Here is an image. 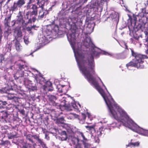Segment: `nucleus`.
Instances as JSON below:
<instances>
[{
    "instance_id": "7ed1b4c3",
    "label": "nucleus",
    "mask_w": 148,
    "mask_h": 148,
    "mask_svg": "<svg viewBox=\"0 0 148 148\" xmlns=\"http://www.w3.org/2000/svg\"><path fill=\"white\" fill-rule=\"evenodd\" d=\"M26 67L25 65H22L21 64H15L14 66H12L10 68L13 69L15 67L18 68L17 71L14 75V77L15 79H18L19 77H21L23 79V81L25 82L26 80L25 76L24 75V71L25 68Z\"/></svg>"
},
{
    "instance_id": "2f4dec72",
    "label": "nucleus",
    "mask_w": 148,
    "mask_h": 148,
    "mask_svg": "<svg viewBox=\"0 0 148 148\" xmlns=\"http://www.w3.org/2000/svg\"><path fill=\"white\" fill-rule=\"evenodd\" d=\"M32 145L27 143H24L21 148H31Z\"/></svg>"
},
{
    "instance_id": "37998d69",
    "label": "nucleus",
    "mask_w": 148,
    "mask_h": 148,
    "mask_svg": "<svg viewBox=\"0 0 148 148\" xmlns=\"http://www.w3.org/2000/svg\"><path fill=\"white\" fill-rule=\"evenodd\" d=\"M4 56L2 54H0V63H2V61L4 60Z\"/></svg>"
},
{
    "instance_id": "9d476101",
    "label": "nucleus",
    "mask_w": 148,
    "mask_h": 148,
    "mask_svg": "<svg viewBox=\"0 0 148 148\" xmlns=\"http://www.w3.org/2000/svg\"><path fill=\"white\" fill-rule=\"evenodd\" d=\"M19 101H17L16 105L11 104L8 105L7 107V109L8 110H10L11 112L13 111L14 110L16 109V111H19L20 110L18 108L20 103Z\"/></svg>"
},
{
    "instance_id": "a18cd8bd",
    "label": "nucleus",
    "mask_w": 148,
    "mask_h": 148,
    "mask_svg": "<svg viewBox=\"0 0 148 148\" xmlns=\"http://www.w3.org/2000/svg\"><path fill=\"white\" fill-rule=\"evenodd\" d=\"M75 148H82L81 147V145L80 144L77 143L75 147Z\"/></svg>"
},
{
    "instance_id": "69168bd1",
    "label": "nucleus",
    "mask_w": 148,
    "mask_h": 148,
    "mask_svg": "<svg viewBox=\"0 0 148 148\" xmlns=\"http://www.w3.org/2000/svg\"><path fill=\"white\" fill-rule=\"evenodd\" d=\"M37 1H37V4H38V5H39V3H40L39 2V0H37Z\"/></svg>"
},
{
    "instance_id": "79ce46f5",
    "label": "nucleus",
    "mask_w": 148,
    "mask_h": 148,
    "mask_svg": "<svg viewBox=\"0 0 148 148\" xmlns=\"http://www.w3.org/2000/svg\"><path fill=\"white\" fill-rule=\"evenodd\" d=\"M26 29L27 31L29 32V33H32V32L31 31L32 29V27H26Z\"/></svg>"
},
{
    "instance_id": "f3484780",
    "label": "nucleus",
    "mask_w": 148,
    "mask_h": 148,
    "mask_svg": "<svg viewBox=\"0 0 148 148\" xmlns=\"http://www.w3.org/2000/svg\"><path fill=\"white\" fill-rule=\"evenodd\" d=\"M126 67L128 68L129 66L131 67H136L138 69H140L139 66H138V65L136 62L134 61V62H133L132 61H131L128 63L126 64Z\"/></svg>"
},
{
    "instance_id": "c756f323",
    "label": "nucleus",
    "mask_w": 148,
    "mask_h": 148,
    "mask_svg": "<svg viewBox=\"0 0 148 148\" xmlns=\"http://www.w3.org/2000/svg\"><path fill=\"white\" fill-rule=\"evenodd\" d=\"M25 2L24 0H18L16 3V4L18 7L21 8L23 5L25 4Z\"/></svg>"
},
{
    "instance_id": "ddd939ff",
    "label": "nucleus",
    "mask_w": 148,
    "mask_h": 148,
    "mask_svg": "<svg viewBox=\"0 0 148 148\" xmlns=\"http://www.w3.org/2000/svg\"><path fill=\"white\" fill-rule=\"evenodd\" d=\"M77 18H73L72 19V24H71V28L73 30H74V32H76V30L78 29L77 25L78 23Z\"/></svg>"
},
{
    "instance_id": "13d9d810",
    "label": "nucleus",
    "mask_w": 148,
    "mask_h": 148,
    "mask_svg": "<svg viewBox=\"0 0 148 148\" xmlns=\"http://www.w3.org/2000/svg\"><path fill=\"white\" fill-rule=\"evenodd\" d=\"M145 34L146 35H148V28L146 31Z\"/></svg>"
},
{
    "instance_id": "c85d7f7f",
    "label": "nucleus",
    "mask_w": 148,
    "mask_h": 148,
    "mask_svg": "<svg viewBox=\"0 0 148 148\" xmlns=\"http://www.w3.org/2000/svg\"><path fill=\"white\" fill-rule=\"evenodd\" d=\"M101 128H99V130L97 131V135H98V137H97V138L95 137V142L96 143H99V140L98 138V137H99V136H100L102 134L101 132Z\"/></svg>"
},
{
    "instance_id": "6e6d98bb",
    "label": "nucleus",
    "mask_w": 148,
    "mask_h": 148,
    "mask_svg": "<svg viewBox=\"0 0 148 148\" xmlns=\"http://www.w3.org/2000/svg\"><path fill=\"white\" fill-rule=\"evenodd\" d=\"M3 108V106H2V104L0 102V109H1L2 108Z\"/></svg>"
},
{
    "instance_id": "473e14b6",
    "label": "nucleus",
    "mask_w": 148,
    "mask_h": 148,
    "mask_svg": "<svg viewBox=\"0 0 148 148\" xmlns=\"http://www.w3.org/2000/svg\"><path fill=\"white\" fill-rule=\"evenodd\" d=\"M8 87H5L0 89V92L1 93H8Z\"/></svg>"
},
{
    "instance_id": "f704fd0d",
    "label": "nucleus",
    "mask_w": 148,
    "mask_h": 148,
    "mask_svg": "<svg viewBox=\"0 0 148 148\" xmlns=\"http://www.w3.org/2000/svg\"><path fill=\"white\" fill-rule=\"evenodd\" d=\"M30 134H28L26 136V139L31 142L32 143H34V141L31 138V136Z\"/></svg>"
},
{
    "instance_id": "bf43d9fd",
    "label": "nucleus",
    "mask_w": 148,
    "mask_h": 148,
    "mask_svg": "<svg viewBox=\"0 0 148 148\" xmlns=\"http://www.w3.org/2000/svg\"><path fill=\"white\" fill-rule=\"evenodd\" d=\"M134 38L136 40H138L139 38V37H134Z\"/></svg>"
},
{
    "instance_id": "338daca9",
    "label": "nucleus",
    "mask_w": 148,
    "mask_h": 148,
    "mask_svg": "<svg viewBox=\"0 0 148 148\" xmlns=\"http://www.w3.org/2000/svg\"><path fill=\"white\" fill-rule=\"evenodd\" d=\"M63 90L62 89H61L60 90H59L60 91V92H62L63 91Z\"/></svg>"
},
{
    "instance_id": "603ef678",
    "label": "nucleus",
    "mask_w": 148,
    "mask_h": 148,
    "mask_svg": "<svg viewBox=\"0 0 148 148\" xmlns=\"http://www.w3.org/2000/svg\"><path fill=\"white\" fill-rule=\"evenodd\" d=\"M4 34L5 35H6L7 36H8V35H9L8 32V31H5L4 32Z\"/></svg>"
},
{
    "instance_id": "0eeeda50",
    "label": "nucleus",
    "mask_w": 148,
    "mask_h": 148,
    "mask_svg": "<svg viewBox=\"0 0 148 148\" xmlns=\"http://www.w3.org/2000/svg\"><path fill=\"white\" fill-rule=\"evenodd\" d=\"M9 138L12 139L16 136L17 134V130L16 131L13 128L11 130L9 129H8L5 132Z\"/></svg>"
},
{
    "instance_id": "f257e3e1",
    "label": "nucleus",
    "mask_w": 148,
    "mask_h": 148,
    "mask_svg": "<svg viewBox=\"0 0 148 148\" xmlns=\"http://www.w3.org/2000/svg\"><path fill=\"white\" fill-rule=\"evenodd\" d=\"M99 53L93 49L91 53V56L89 58L86 54L84 53L77 52L78 56L79 62H78V65L80 71L89 82L95 87L104 98L113 117L116 120L122 122L125 127H128V122L130 119L127 113L123 109L117 106L113 99L112 98L111 100L105 98V94L101 88L96 79L92 75L95 74V64L94 60V56H97Z\"/></svg>"
},
{
    "instance_id": "2eb2a0df",
    "label": "nucleus",
    "mask_w": 148,
    "mask_h": 148,
    "mask_svg": "<svg viewBox=\"0 0 148 148\" xmlns=\"http://www.w3.org/2000/svg\"><path fill=\"white\" fill-rule=\"evenodd\" d=\"M85 44L86 47L88 48L90 46L92 47L94 45L90 37H87L85 39Z\"/></svg>"
},
{
    "instance_id": "ea45409f",
    "label": "nucleus",
    "mask_w": 148,
    "mask_h": 148,
    "mask_svg": "<svg viewBox=\"0 0 148 148\" xmlns=\"http://www.w3.org/2000/svg\"><path fill=\"white\" fill-rule=\"evenodd\" d=\"M139 144L140 143L138 142H137L135 143L132 142V146L134 147L138 146L139 145Z\"/></svg>"
},
{
    "instance_id": "5701e85b",
    "label": "nucleus",
    "mask_w": 148,
    "mask_h": 148,
    "mask_svg": "<svg viewBox=\"0 0 148 148\" xmlns=\"http://www.w3.org/2000/svg\"><path fill=\"white\" fill-rule=\"evenodd\" d=\"M86 117V116L84 113H82L81 114V116H79V120L80 123L82 121V123H84L85 121Z\"/></svg>"
},
{
    "instance_id": "72a5a7b5",
    "label": "nucleus",
    "mask_w": 148,
    "mask_h": 148,
    "mask_svg": "<svg viewBox=\"0 0 148 148\" xmlns=\"http://www.w3.org/2000/svg\"><path fill=\"white\" fill-rule=\"evenodd\" d=\"M132 130L134 131L137 130L139 128V126L137 125L134 124L133 125V127H129Z\"/></svg>"
},
{
    "instance_id": "423d86ee",
    "label": "nucleus",
    "mask_w": 148,
    "mask_h": 148,
    "mask_svg": "<svg viewBox=\"0 0 148 148\" xmlns=\"http://www.w3.org/2000/svg\"><path fill=\"white\" fill-rule=\"evenodd\" d=\"M48 97L50 105L57 107V108L61 109V107L62 106L61 105L56 102L57 100V97L56 96L51 95H49Z\"/></svg>"
},
{
    "instance_id": "393cba45",
    "label": "nucleus",
    "mask_w": 148,
    "mask_h": 148,
    "mask_svg": "<svg viewBox=\"0 0 148 148\" xmlns=\"http://www.w3.org/2000/svg\"><path fill=\"white\" fill-rule=\"evenodd\" d=\"M95 125H87L85 127L86 129L88 130L90 132H92V131H95Z\"/></svg>"
},
{
    "instance_id": "f03ea898",
    "label": "nucleus",
    "mask_w": 148,
    "mask_h": 148,
    "mask_svg": "<svg viewBox=\"0 0 148 148\" xmlns=\"http://www.w3.org/2000/svg\"><path fill=\"white\" fill-rule=\"evenodd\" d=\"M130 50L131 51L132 56L134 57V61L139 66L140 69L143 68L144 67L143 64L144 60L145 59L148 58V57L146 55H142L135 52L131 49H130Z\"/></svg>"
},
{
    "instance_id": "dca6fc26",
    "label": "nucleus",
    "mask_w": 148,
    "mask_h": 148,
    "mask_svg": "<svg viewBox=\"0 0 148 148\" xmlns=\"http://www.w3.org/2000/svg\"><path fill=\"white\" fill-rule=\"evenodd\" d=\"M32 137H33L34 139L37 140L38 142L42 146L43 145L45 146V143L42 141V140H41L39 138V136H37L36 135H33L31 136Z\"/></svg>"
},
{
    "instance_id": "5fc2aeb1",
    "label": "nucleus",
    "mask_w": 148,
    "mask_h": 148,
    "mask_svg": "<svg viewBox=\"0 0 148 148\" xmlns=\"http://www.w3.org/2000/svg\"><path fill=\"white\" fill-rule=\"evenodd\" d=\"M99 79L100 80L101 82L102 83V84H103V86H104V87L105 88H106V89L107 90V89L106 88V86H105L104 85V84H103V82H102V81H101V79L99 78Z\"/></svg>"
},
{
    "instance_id": "e2e57ef3",
    "label": "nucleus",
    "mask_w": 148,
    "mask_h": 148,
    "mask_svg": "<svg viewBox=\"0 0 148 148\" xmlns=\"http://www.w3.org/2000/svg\"><path fill=\"white\" fill-rule=\"evenodd\" d=\"M42 147H44L45 148H48V147L46 146V144H45V146L44 145H43V146H42Z\"/></svg>"
},
{
    "instance_id": "7c9ffc66",
    "label": "nucleus",
    "mask_w": 148,
    "mask_h": 148,
    "mask_svg": "<svg viewBox=\"0 0 148 148\" xmlns=\"http://www.w3.org/2000/svg\"><path fill=\"white\" fill-rule=\"evenodd\" d=\"M1 114L0 117L2 119H5L8 113L7 111H3L1 112Z\"/></svg>"
},
{
    "instance_id": "864d4df0",
    "label": "nucleus",
    "mask_w": 148,
    "mask_h": 148,
    "mask_svg": "<svg viewBox=\"0 0 148 148\" xmlns=\"http://www.w3.org/2000/svg\"><path fill=\"white\" fill-rule=\"evenodd\" d=\"M66 85H60V84L58 86H57V87H58L59 86H60V87H62V88H63L64 87L66 86Z\"/></svg>"
},
{
    "instance_id": "de8ad7c7",
    "label": "nucleus",
    "mask_w": 148,
    "mask_h": 148,
    "mask_svg": "<svg viewBox=\"0 0 148 148\" xmlns=\"http://www.w3.org/2000/svg\"><path fill=\"white\" fill-rule=\"evenodd\" d=\"M0 102L2 104V106H5L7 104V103L6 101H0Z\"/></svg>"
},
{
    "instance_id": "aec40b11",
    "label": "nucleus",
    "mask_w": 148,
    "mask_h": 148,
    "mask_svg": "<svg viewBox=\"0 0 148 148\" xmlns=\"http://www.w3.org/2000/svg\"><path fill=\"white\" fill-rule=\"evenodd\" d=\"M15 45L16 50L18 51H20L22 49V46L19 41H16Z\"/></svg>"
},
{
    "instance_id": "a878e982",
    "label": "nucleus",
    "mask_w": 148,
    "mask_h": 148,
    "mask_svg": "<svg viewBox=\"0 0 148 148\" xmlns=\"http://www.w3.org/2000/svg\"><path fill=\"white\" fill-rule=\"evenodd\" d=\"M87 116V119L86 122L88 124H91V123L90 122L93 119V118L90 113L88 112H86Z\"/></svg>"
},
{
    "instance_id": "58836bf2",
    "label": "nucleus",
    "mask_w": 148,
    "mask_h": 148,
    "mask_svg": "<svg viewBox=\"0 0 148 148\" xmlns=\"http://www.w3.org/2000/svg\"><path fill=\"white\" fill-rule=\"evenodd\" d=\"M2 30L1 28V26L0 25V44L1 43V41L2 37Z\"/></svg>"
},
{
    "instance_id": "b1692460",
    "label": "nucleus",
    "mask_w": 148,
    "mask_h": 148,
    "mask_svg": "<svg viewBox=\"0 0 148 148\" xmlns=\"http://www.w3.org/2000/svg\"><path fill=\"white\" fill-rule=\"evenodd\" d=\"M130 18L131 25H132L133 24L134 25H136L137 19L136 16L134 14L133 17L132 18L131 17H130Z\"/></svg>"
},
{
    "instance_id": "49530a36",
    "label": "nucleus",
    "mask_w": 148,
    "mask_h": 148,
    "mask_svg": "<svg viewBox=\"0 0 148 148\" xmlns=\"http://www.w3.org/2000/svg\"><path fill=\"white\" fill-rule=\"evenodd\" d=\"M143 134L144 135L148 136V130H145L144 131Z\"/></svg>"
},
{
    "instance_id": "6e6552de",
    "label": "nucleus",
    "mask_w": 148,
    "mask_h": 148,
    "mask_svg": "<svg viewBox=\"0 0 148 148\" xmlns=\"http://www.w3.org/2000/svg\"><path fill=\"white\" fill-rule=\"evenodd\" d=\"M73 30L74 32H73L72 33L69 35L68 34H67L68 40L71 44L75 43L76 41V36L75 33L76 32H75L74 30Z\"/></svg>"
},
{
    "instance_id": "4c0bfd02",
    "label": "nucleus",
    "mask_w": 148,
    "mask_h": 148,
    "mask_svg": "<svg viewBox=\"0 0 148 148\" xmlns=\"http://www.w3.org/2000/svg\"><path fill=\"white\" fill-rule=\"evenodd\" d=\"M118 56L119 57V59H124L125 58V56L123 54L121 53L118 55Z\"/></svg>"
},
{
    "instance_id": "bb28decb",
    "label": "nucleus",
    "mask_w": 148,
    "mask_h": 148,
    "mask_svg": "<svg viewBox=\"0 0 148 148\" xmlns=\"http://www.w3.org/2000/svg\"><path fill=\"white\" fill-rule=\"evenodd\" d=\"M13 117L11 114H8L5 120L6 123L10 122L12 120Z\"/></svg>"
},
{
    "instance_id": "20e7f679",
    "label": "nucleus",
    "mask_w": 148,
    "mask_h": 148,
    "mask_svg": "<svg viewBox=\"0 0 148 148\" xmlns=\"http://www.w3.org/2000/svg\"><path fill=\"white\" fill-rule=\"evenodd\" d=\"M38 7L36 5H33L32 7L31 8V9L32 10H29L26 13L27 18L29 19V22L32 23V17L33 22L36 21V16L38 15Z\"/></svg>"
},
{
    "instance_id": "a19ab883",
    "label": "nucleus",
    "mask_w": 148,
    "mask_h": 148,
    "mask_svg": "<svg viewBox=\"0 0 148 148\" xmlns=\"http://www.w3.org/2000/svg\"><path fill=\"white\" fill-rule=\"evenodd\" d=\"M73 118L74 119L75 118H77L79 120V116L76 114H75L72 113Z\"/></svg>"
},
{
    "instance_id": "c9c22d12",
    "label": "nucleus",
    "mask_w": 148,
    "mask_h": 148,
    "mask_svg": "<svg viewBox=\"0 0 148 148\" xmlns=\"http://www.w3.org/2000/svg\"><path fill=\"white\" fill-rule=\"evenodd\" d=\"M23 39L25 43L26 44L28 45L29 42V41L28 40V38L27 36H25L24 37Z\"/></svg>"
},
{
    "instance_id": "774afa93",
    "label": "nucleus",
    "mask_w": 148,
    "mask_h": 148,
    "mask_svg": "<svg viewBox=\"0 0 148 148\" xmlns=\"http://www.w3.org/2000/svg\"><path fill=\"white\" fill-rule=\"evenodd\" d=\"M32 88H37V87L36 86H32Z\"/></svg>"
},
{
    "instance_id": "1a4fd4ad",
    "label": "nucleus",
    "mask_w": 148,
    "mask_h": 148,
    "mask_svg": "<svg viewBox=\"0 0 148 148\" xmlns=\"http://www.w3.org/2000/svg\"><path fill=\"white\" fill-rule=\"evenodd\" d=\"M41 8H42V9L39 12L38 20H42L43 18L46 17V15L49 13V11L47 10H46L45 12H43V7L42 6H41Z\"/></svg>"
},
{
    "instance_id": "0e129e2a",
    "label": "nucleus",
    "mask_w": 148,
    "mask_h": 148,
    "mask_svg": "<svg viewBox=\"0 0 148 148\" xmlns=\"http://www.w3.org/2000/svg\"><path fill=\"white\" fill-rule=\"evenodd\" d=\"M33 144V145L34 147L36 145V143H35L34 142L33 143H32Z\"/></svg>"
},
{
    "instance_id": "a211bd4d",
    "label": "nucleus",
    "mask_w": 148,
    "mask_h": 148,
    "mask_svg": "<svg viewBox=\"0 0 148 148\" xmlns=\"http://www.w3.org/2000/svg\"><path fill=\"white\" fill-rule=\"evenodd\" d=\"M11 16L12 15L11 14L9 15L8 16H7L5 18L3 22V23L5 26H9V24L11 20Z\"/></svg>"
},
{
    "instance_id": "6ab92c4d",
    "label": "nucleus",
    "mask_w": 148,
    "mask_h": 148,
    "mask_svg": "<svg viewBox=\"0 0 148 148\" xmlns=\"http://www.w3.org/2000/svg\"><path fill=\"white\" fill-rule=\"evenodd\" d=\"M65 121L64 118L63 116H62L60 118H57L56 123L58 125L63 124L65 123Z\"/></svg>"
},
{
    "instance_id": "4d7b16f0",
    "label": "nucleus",
    "mask_w": 148,
    "mask_h": 148,
    "mask_svg": "<svg viewBox=\"0 0 148 148\" xmlns=\"http://www.w3.org/2000/svg\"><path fill=\"white\" fill-rule=\"evenodd\" d=\"M125 48L126 49H128V47H127V45L126 44H125Z\"/></svg>"
},
{
    "instance_id": "9b49d317",
    "label": "nucleus",
    "mask_w": 148,
    "mask_h": 148,
    "mask_svg": "<svg viewBox=\"0 0 148 148\" xmlns=\"http://www.w3.org/2000/svg\"><path fill=\"white\" fill-rule=\"evenodd\" d=\"M79 135L83 138V140L82 142L84 148H90L91 147V144L87 142L88 140L86 138L83 134L82 132H80Z\"/></svg>"
},
{
    "instance_id": "c03bdc74",
    "label": "nucleus",
    "mask_w": 148,
    "mask_h": 148,
    "mask_svg": "<svg viewBox=\"0 0 148 148\" xmlns=\"http://www.w3.org/2000/svg\"><path fill=\"white\" fill-rule=\"evenodd\" d=\"M68 118L70 119H74L72 113H70L68 116Z\"/></svg>"
},
{
    "instance_id": "3c124183",
    "label": "nucleus",
    "mask_w": 148,
    "mask_h": 148,
    "mask_svg": "<svg viewBox=\"0 0 148 148\" xmlns=\"http://www.w3.org/2000/svg\"><path fill=\"white\" fill-rule=\"evenodd\" d=\"M19 112L21 114H22L23 115H24L25 114V111L23 109L19 110Z\"/></svg>"
},
{
    "instance_id": "4468645a",
    "label": "nucleus",
    "mask_w": 148,
    "mask_h": 148,
    "mask_svg": "<svg viewBox=\"0 0 148 148\" xmlns=\"http://www.w3.org/2000/svg\"><path fill=\"white\" fill-rule=\"evenodd\" d=\"M66 101H65V104L62 105L61 108L62 106L64 107V109L67 111H71L72 110L73 108H75L74 106L73 105H72L70 103H68Z\"/></svg>"
},
{
    "instance_id": "680f3d73",
    "label": "nucleus",
    "mask_w": 148,
    "mask_h": 148,
    "mask_svg": "<svg viewBox=\"0 0 148 148\" xmlns=\"http://www.w3.org/2000/svg\"><path fill=\"white\" fill-rule=\"evenodd\" d=\"M147 36V37L146 39V42H148V35H146Z\"/></svg>"
},
{
    "instance_id": "e433bc0d",
    "label": "nucleus",
    "mask_w": 148,
    "mask_h": 148,
    "mask_svg": "<svg viewBox=\"0 0 148 148\" xmlns=\"http://www.w3.org/2000/svg\"><path fill=\"white\" fill-rule=\"evenodd\" d=\"M8 141L7 140L3 141V140H1V142L0 143V145L2 146H4L6 144H7L8 143Z\"/></svg>"
},
{
    "instance_id": "052dcab7",
    "label": "nucleus",
    "mask_w": 148,
    "mask_h": 148,
    "mask_svg": "<svg viewBox=\"0 0 148 148\" xmlns=\"http://www.w3.org/2000/svg\"><path fill=\"white\" fill-rule=\"evenodd\" d=\"M32 27V28H34L36 27V25H34L33 26H31V27Z\"/></svg>"
},
{
    "instance_id": "f8f14e48",
    "label": "nucleus",
    "mask_w": 148,
    "mask_h": 148,
    "mask_svg": "<svg viewBox=\"0 0 148 148\" xmlns=\"http://www.w3.org/2000/svg\"><path fill=\"white\" fill-rule=\"evenodd\" d=\"M8 95L7 96V97L8 99L11 100L12 99H14L15 102H16V101H19L21 98L16 97V94L8 92Z\"/></svg>"
},
{
    "instance_id": "412c9836",
    "label": "nucleus",
    "mask_w": 148,
    "mask_h": 148,
    "mask_svg": "<svg viewBox=\"0 0 148 148\" xmlns=\"http://www.w3.org/2000/svg\"><path fill=\"white\" fill-rule=\"evenodd\" d=\"M22 36V32L21 30H18L16 34V35L15 38L16 41H19V40H20Z\"/></svg>"
},
{
    "instance_id": "39448f33",
    "label": "nucleus",
    "mask_w": 148,
    "mask_h": 148,
    "mask_svg": "<svg viewBox=\"0 0 148 148\" xmlns=\"http://www.w3.org/2000/svg\"><path fill=\"white\" fill-rule=\"evenodd\" d=\"M39 83L41 84H43V83H45V85L44 86V89L45 90L52 91L53 90V88L52 87V84L51 82L49 81H46L45 78L42 77H41L40 79Z\"/></svg>"
},
{
    "instance_id": "09e8293b",
    "label": "nucleus",
    "mask_w": 148,
    "mask_h": 148,
    "mask_svg": "<svg viewBox=\"0 0 148 148\" xmlns=\"http://www.w3.org/2000/svg\"><path fill=\"white\" fill-rule=\"evenodd\" d=\"M12 23H13L12 25V26H14L16 24H17V22L16 20H14L12 21Z\"/></svg>"
},
{
    "instance_id": "8fccbe9b",
    "label": "nucleus",
    "mask_w": 148,
    "mask_h": 148,
    "mask_svg": "<svg viewBox=\"0 0 148 148\" xmlns=\"http://www.w3.org/2000/svg\"><path fill=\"white\" fill-rule=\"evenodd\" d=\"M132 140H131V142L130 143H129L128 144L126 145V147H131L132 146Z\"/></svg>"
},
{
    "instance_id": "cd10ccee",
    "label": "nucleus",
    "mask_w": 148,
    "mask_h": 148,
    "mask_svg": "<svg viewBox=\"0 0 148 148\" xmlns=\"http://www.w3.org/2000/svg\"><path fill=\"white\" fill-rule=\"evenodd\" d=\"M18 7L16 3L14 2L13 5L10 8V11H12L13 12L14 11H16L18 10Z\"/></svg>"
},
{
    "instance_id": "4be33fe9",
    "label": "nucleus",
    "mask_w": 148,
    "mask_h": 148,
    "mask_svg": "<svg viewBox=\"0 0 148 148\" xmlns=\"http://www.w3.org/2000/svg\"><path fill=\"white\" fill-rule=\"evenodd\" d=\"M17 24L20 25L21 24H23L25 22V21L23 19V16L20 15L18 16V18L16 20Z\"/></svg>"
}]
</instances>
